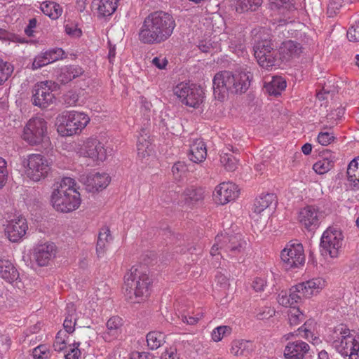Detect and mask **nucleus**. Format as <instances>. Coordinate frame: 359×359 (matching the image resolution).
<instances>
[{
  "label": "nucleus",
  "mask_w": 359,
  "mask_h": 359,
  "mask_svg": "<svg viewBox=\"0 0 359 359\" xmlns=\"http://www.w3.org/2000/svg\"><path fill=\"white\" fill-rule=\"evenodd\" d=\"M239 195L238 186L230 182H222L217 185L213 192V199L218 205H226L236 200Z\"/></svg>",
  "instance_id": "a211bd4d"
},
{
  "label": "nucleus",
  "mask_w": 359,
  "mask_h": 359,
  "mask_svg": "<svg viewBox=\"0 0 359 359\" xmlns=\"http://www.w3.org/2000/svg\"><path fill=\"white\" fill-rule=\"evenodd\" d=\"M40 9L43 14L53 20L59 18L62 13V8L56 2L46 1L41 4Z\"/></svg>",
  "instance_id": "72a5a7b5"
},
{
  "label": "nucleus",
  "mask_w": 359,
  "mask_h": 359,
  "mask_svg": "<svg viewBox=\"0 0 359 359\" xmlns=\"http://www.w3.org/2000/svg\"><path fill=\"white\" fill-rule=\"evenodd\" d=\"M50 201L53 208L58 212L70 213L78 210L81 205L82 198L75 180L63 177L55 185Z\"/></svg>",
  "instance_id": "7ed1b4c3"
},
{
  "label": "nucleus",
  "mask_w": 359,
  "mask_h": 359,
  "mask_svg": "<svg viewBox=\"0 0 359 359\" xmlns=\"http://www.w3.org/2000/svg\"><path fill=\"white\" fill-rule=\"evenodd\" d=\"M269 5L271 10L278 11L283 14L296 9L294 0H269Z\"/></svg>",
  "instance_id": "f704fd0d"
},
{
  "label": "nucleus",
  "mask_w": 359,
  "mask_h": 359,
  "mask_svg": "<svg viewBox=\"0 0 359 359\" xmlns=\"http://www.w3.org/2000/svg\"><path fill=\"white\" fill-rule=\"evenodd\" d=\"M24 175L33 182H39L45 179L50 170L48 159L39 154H31L22 161Z\"/></svg>",
  "instance_id": "6e6552de"
},
{
  "label": "nucleus",
  "mask_w": 359,
  "mask_h": 359,
  "mask_svg": "<svg viewBox=\"0 0 359 359\" xmlns=\"http://www.w3.org/2000/svg\"><path fill=\"white\" fill-rule=\"evenodd\" d=\"M57 247L53 243L46 242L34 248V257L39 266H46L55 256Z\"/></svg>",
  "instance_id": "5701e85b"
},
{
  "label": "nucleus",
  "mask_w": 359,
  "mask_h": 359,
  "mask_svg": "<svg viewBox=\"0 0 359 359\" xmlns=\"http://www.w3.org/2000/svg\"><path fill=\"white\" fill-rule=\"evenodd\" d=\"M151 283L146 272L138 266H132L124 276V294L133 304L144 302L149 296Z\"/></svg>",
  "instance_id": "20e7f679"
},
{
  "label": "nucleus",
  "mask_w": 359,
  "mask_h": 359,
  "mask_svg": "<svg viewBox=\"0 0 359 359\" xmlns=\"http://www.w3.org/2000/svg\"><path fill=\"white\" fill-rule=\"evenodd\" d=\"M335 161L336 157L332 153H324L313 165V170L318 175L325 174L334 168Z\"/></svg>",
  "instance_id": "c85d7f7f"
},
{
  "label": "nucleus",
  "mask_w": 359,
  "mask_h": 359,
  "mask_svg": "<svg viewBox=\"0 0 359 359\" xmlns=\"http://www.w3.org/2000/svg\"><path fill=\"white\" fill-rule=\"evenodd\" d=\"M74 79V76L70 74L69 66H66L61 69L58 80L62 83H67Z\"/></svg>",
  "instance_id": "680f3d73"
},
{
  "label": "nucleus",
  "mask_w": 359,
  "mask_h": 359,
  "mask_svg": "<svg viewBox=\"0 0 359 359\" xmlns=\"http://www.w3.org/2000/svg\"><path fill=\"white\" fill-rule=\"evenodd\" d=\"M65 32L72 36L79 37L81 35V29L72 24H67L65 26Z\"/></svg>",
  "instance_id": "338daca9"
},
{
  "label": "nucleus",
  "mask_w": 359,
  "mask_h": 359,
  "mask_svg": "<svg viewBox=\"0 0 359 359\" xmlns=\"http://www.w3.org/2000/svg\"><path fill=\"white\" fill-rule=\"evenodd\" d=\"M27 230V219L22 215H19L7 221L4 232L10 241L17 243L25 237Z\"/></svg>",
  "instance_id": "4468645a"
},
{
  "label": "nucleus",
  "mask_w": 359,
  "mask_h": 359,
  "mask_svg": "<svg viewBox=\"0 0 359 359\" xmlns=\"http://www.w3.org/2000/svg\"><path fill=\"white\" fill-rule=\"evenodd\" d=\"M280 258L287 269L299 268L305 263L303 245L301 243H288L281 251Z\"/></svg>",
  "instance_id": "ddd939ff"
},
{
  "label": "nucleus",
  "mask_w": 359,
  "mask_h": 359,
  "mask_svg": "<svg viewBox=\"0 0 359 359\" xmlns=\"http://www.w3.org/2000/svg\"><path fill=\"white\" fill-rule=\"evenodd\" d=\"M262 4V0H236V10L238 13L256 11Z\"/></svg>",
  "instance_id": "a19ab883"
},
{
  "label": "nucleus",
  "mask_w": 359,
  "mask_h": 359,
  "mask_svg": "<svg viewBox=\"0 0 359 359\" xmlns=\"http://www.w3.org/2000/svg\"><path fill=\"white\" fill-rule=\"evenodd\" d=\"M254 349L255 346L252 341L244 339H235L231 343L230 353L236 357H248Z\"/></svg>",
  "instance_id": "cd10ccee"
},
{
  "label": "nucleus",
  "mask_w": 359,
  "mask_h": 359,
  "mask_svg": "<svg viewBox=\"0 0 359 359\" xmlns=\"http://www.w3.org/2000/svg\"><path fill=\"white\" fill-rule=\"evenodd\" d=\"M173 93L182 104L197 109L205 99L204 89L196 83L181 82L173 88Z\"/></svg>",
  "instance_id": "1a4fd4ad"
},
{
  "label": "nucleus",
  "mask_w": 359,
  "mask_h": 359,
  "mask_svg": "<svg viewBox=\"0 0 359 359\" xmlns=\"http://www.w3.org/2000/svg\"><path fill=\"white\" fill-rule=\"evenodd\" d=\"M112 240L113 237L109 228L108 226L101 228L96 245V254L99 259L104 257Z\"/></svg>",
  "instance_id": "bb28decb"
},
{
  "label": "nucleus",
  "mask_w": 359,
  "mask_h": 359,
  "mask_svg": "<svg viewBox=\"0 0 359 359\" xmlns=\"http://www.w3.org/2000/svg\"><path fill=\"white\" fill-rule=\"evenodd\" d=\"M164 333L151 331L147 334V343L151 350H156L165 342Z\"/></svg>",
  "instance_id": "58836bf2"
},
{
  "label": "nucleus",
  "mask_w": 359,
  "mask_h": 359,
  "mask_svg": "<svg viewBox=\"0 0 359 359\" xmlns=\"http://www.w3.org/2000/svg\"><path fill=\"white\" fill-rule=\"evenodd\" d=\"M111 150L97 137L87 138L79 148L80 156L89 158L95 165H100L111 155Z\"/></svg>",
  "instance_id": "9d476101"
},
{
  "label": "nucleus",
  "mask_w": 359,
  "mask_h": 359,
  "mask_svg": "<svg viewBox=\"0 0 359 359\" xmlns=\"http://www.w3.org/2000/svg\"><path fill=\"white\" fill-rule=\"evenodd\" d=\"M160 359H182L180 353L175 346L166 348L161 353Z\"/></svg>",
  "instance_id": "5fc2aeb1"
},
{
  "label": "nucleus",
  "mask_w": 359,
  "mask_h": 359,
  "mask_svg": "<svg viewBox=\"0 0 359 359\" xmlns=\"http://www.w3.org/2000/svg\"><path fill=\"white\" fill-rule=\"evenodd\" d=\"M255 57L258 64L266 69L279 65L280 57H277V52L270 41L264 40L257 43L255 46Z\"/></svg>",
  "instance_id": "f8f14e48"
},
{
  "label": "nucleus",
  "mask_w": 359,
  "mask_h": 359,
  "mask_svg": "<svg viewBox=\"0 0 359 359\" xmlns=\"http://www.w3.org/2000/svg\"><path fill=\"white\" fill-rule=\"evenodd\" d=\"M332 345L348 359H359V335L345 324L334 327L332 334Z\"/></svg>",
  "instance_id": "39448f33"
},
{
  "label": "nucleus",
  "mask_w": 359,
  "mask_h": 359,
  "mask_svg": "<svg viewBox=\"0 0 359 359\" xmlns=\"http://www.w3.org/2000/svg\"><path fill=\"white\" fill-rule=\"evenodd\" d=\"M267 287V281L264 278L256 277L251 283V287L255 292L261 293Z\"/></svg>",
  "instance_id": "603ef678"
},
{
  "label": "nucleus",
  "mask_w": 359,
  "mask_h": 359,
  "mask_svg": "<svg viewBox=\"0 0 359 359\" xmlns=\"http://www.w3.org/2000/svg\"><path fill=\"white\" fill-rule=\"evenodd\" d=\"M216 285H219L222 290H228L230 286L229 278L221 273H218L215 276Z\"/></svg>",
  "instance_id": "052dcab7"
},
{
  "label": "nucleus",
  "mask_w": 359,
  "mask_h": 359,
  "mask_svg": "<svg viewBox=\"0 0 359 359\" xmlns=\"http://www.w3.org/2000/svg\"><path fill=\"white\" fill-rule=\"evenodd\" d=\"M151 64L159 69H165L168 64L165 57L162 55L156 56L151 60Z\"/></svg>",
  "instance_id": "e2e57ef3"
},
{
  "label": "nucleus",
  "mask_w": 359,
  "mask_h": 359,
  "mask_svg": "<svg viewBox=\"0 0 359 359\" xmlns=\"http://www.w3.org/2000/svg\"><path fill=\"white\" fill-rule=\"evenodd\" d=\"M46 55L50 58V63L62 59L65 55V52L62 48H53L46 51Z\"/></svg>",
  "instance_id": "4d7b16f0"
},
{
  "label": "nucleus",
  "mask_w": 359,
  "mask_h": 359,
  "mask_svg": "<svg viewBox=\"0 0 359 359\" xmlns=\"http://www.w3.org/2000/svg\"><path fill=\"white\" fill-rule=\"evenodd\" d=\"M286 86V81L283 77L273 76L264 85V88L269 95L276 96L285 89Z\"/></svg>",
  "instance_id": "473e14b6"
},
{
  "label": "nucleus",
  "mask_w": 359,
  "mask_h": 359,
  "mask_svg": "<svg viewBox=\"0 0 359 359\" xmlns=\"http://www.w3.org/2000/svg\"><path fill=\"white\" fill-rule=\"evenodd\" d=\"M80 342H74L72 344L69 345L67 348V351L65 355L66 359H79L81 356V351L79 346Z\"/></svg>",
  "instance_id": "8fccbe9b"
},
{
  "label": "nucleus",
  "mask_w": 359,
  "mask_h": 359,
  "mask_svg": "<svg viewBox=\"0 0 359 359\" xmlns=\"http://www.w3.org/2000/svg\"><path fill=\"white\" fill-rule=\"evenodd\" d=\"M252 75L246 70L221 71L212 79L214 97L220 102L226 100L229 94H241L250 86Z\"/></svg>",
  "instance_id": "f03ea898"
},
{
  "label": "nucleus",
  "mask_w": 359,
  "mask_h": 359,
  "mask_svg": "<svg viewBox=\"0 0 359 359\" xmlns=\"http://www.w3.org/2000/svg\"><path fill=\"white\" fill-rule=\"evenodd\" d=\"M289 294L290 296L291 302L293 303V305L299 302L302 297L299 292L297 291L296 285L290 290Z\"/></svg>",
  "instance_id": "774afa93"
},
{
  "label": "nucleus",
  "mask_w": 359,
  "mask_h": 359,
  "mask_svg": "<svg viewBox=\"0 0 359 359\" xmlns=\"http://www.w3.org/2000/svg\"><path fill=\"white\" fill-rule=\"evenodd\" d=\"M316 323L314 320H307L303 325L299 327L297 330L298 335L302 338H304L313 344H317L320 342V339L314 335Z\"/></svg>",
  "instance_id": "2f4dec72"
},
{
  "label": "nucleus",
  "mask_w": 359,
  "mask_h": 359,
  "mask_svg": "<svg viewBox=\"0 0 359 359\" xmlns=\"http://www.w3.org/2000/svg\"><path fill=\"white\" fill-rule=\"evenodd\" d=\"M182 195L185 203L190 205L201 201L204 198V191L201 188L189 187L184 191Z\"/></svg>",
  "instance_id": "c9c22d12"
},
{
  "label": "nucleus",
  "mask_w": 359,
  "mask_h": 359,
  "mask_svg": "<svg viewBox=\"0 0 359 359\" xmlns=\"http://www.w3.org/2000/svg\"><path fill=\"white\" fill-rule=\"evenodd\" d=\"M302 52V46L299 43L292 40L283 41L278 48L280 60L282 62H289L298 58Z\"/></svg>",
  "instance_id": "4be33fe9"
},
{
  "label": "nucleus",
  "mask_w": 359,
  "mask_h": 359,
  "mask_svg": "<svg viewBox=\"0 0 359 359\" xmlns=\"http://www.w3.org/2000/svg\"><path fill=\"white\" fill-rule=\"evenodd\" d=\"M347 38L350 41H359V20L349 27L347 31Z\"/></svg>",
  "instance_id": "864d4df0"
},
{
  "label": "nucleus",
  "mask_w": 359,
  "mask_h": 359,
  "mask_svg": "<svg viewBox=\"0 0 359 359\" xmlns=\"http://www.w3.org/2000/svg\"><path fill=\"white\" fill-rule=\"evenodd\" d=\"M67 310V313L63 323L64 331L67 334H70L75 330L76 323V308L73 304H68Z\"/></svg>",
  "instance_id": "4c0bfd02"
},
{
  "label": "nucleus",
  "mask_w": 359,
  "mask_h": 359,
  "mask_svg": "<svg viewBox=\"0 0 359 359\" xmlns=\"http://www.w3.org/2000/svg\"><path fill=\"white\" fill-rule=\"evenodd\" d=\"M203 317V314L201 312L197 313L196 315L193 316H182V320L188 324V325H195L196 324L199 320H201Z\"/></svg>",
  "instance_id": "0e129e2a"
},
{
  "label": "nucleus",
  "mask_w": 359,
  "mask_h": 359,
  "mask_svg": "<svg viewBox=\"0 0 359 359\" xmlns=\"http://www.w3.org/2000/svg\"><path fill=\"white\" fill-rule=\"evenodd\" d=\"M137 151L140 158H145L153 152V147L149 140V136L144 129H142L137 137Z\"/></svg>",
  "instance_id": "c756f323"
},
{
  "label": "nucleus",
  "mask_w": 359,
  "mask_h": 359,
  "mask_svg": "<svg viewBox=\"0 0 359 359\" xmlns=\"http://www.w3.org/2000/svg\"><path fill=\"white\" fill-rule=\"evenodd\" d=\"M69 334L63 330H60L55 337L53 343V348L55 351L62 352L65 351L68 347L67 346Z\"/></svg>",
  "instance_id": "37998d69"
},
{
  "label": "nucleus",
  "mask_w": 359,
  "mask_h": 359,
  "mask_svg": "<svg viewBox=\"0 0 359 359\" xmlns=\"http://www.w3.org/2000/svg\"><path fill=\"white\" fill-rule=\"evenodd\" d=\"M55 99L51 88V82L43 81L35 86L32 98L34 105L45 109L52 104Z\"/></svg>",
  "instance_id": "dca6fc26"
},
{
  "label": "nucleus",
  "mask_w": 359,
  "mask_h": 359,
  "mask_svg": "<svg viewBox=\"0 0 359 359\" xmlns=\"http://www.w3.org/2000/svg\"><path fill=\"white\" fill-rule=\"evenodd\" d=\"M327 281L322 277H314L296 285L297 291L304 298L317 296L326 287Z\"/></svg>",
  "instance_id": "aec40b11"
},
{
  "label": "nucleus",
  "mask_w": 359,
  "mask_h": 359,
  "mask_svg": "<svg viewBox=\"0 0 359 359\" xmlns=\"http://www.w3.org/2000/svg\"><path fill=\"white\" fill-rule=\"evenodd\" d=\"M335 140V136L333 133L327 131H321L317 137L318 142L323 146H327L333 142Z\"/></svg>",
  "instance_id": "3c124183"
},
{
  "label": "nucleus",
  "mask_w": 359,
  "mask_h": 359,
  "mask_svg": "<svg viewBox=\"0 0 359 359\" xmlns=\"http://www.w3.org/2000/svg\"><path fill=\"white\" fill-rule=\"evenodd\" d=\"M172 16L163 11H155L147 15L139 30V40L144 44H158L172 34L175 27Z\"/></svg>",
  "instance_id": "f257e3e1"
},
{
  "label": "nucleus",
  "mask_w": 359,
  "mask_h": 359,
  "mask_svg": "<svg viewBox=\"0 0 359 359\" xmlns=\"http://www.w3.org/2000/svg\"><path fill=\"white\" fill-rule=\"evenodd\" d=\"M79 100V95L76 92L69 91L65 95V102L69 106H75Z\"/></svg>",
  "instance_id": "69168bd1"
},
{
  "label": "nucleus",
  "mask_w": 359,
  "mask_h": 359,
  "mask_svg": "<svg viewBox=\"0 0 359 359\" xmlns=\"http://www.w3.org/2000/svg\"><path fill=\"white\" fill-rule=\"evenodd\" d=\"M276 205V196L273 194H262L256 198L253 205V212L256 214H262L268 212L269 214L272 208Z\"/></svg>",
  "instance_id": "393cba45"
},
{
  "label": "nucleus",
  "mask_w": 359,
  "mask_h": 359,
  "mask_svg": "<svg viewBox=\"0 0 359 359\" xmlns=\"http://www.w3.org/2000/svg\"><path fill=\"white\" fill-rule=\"evenodd\" d=\"M232 328L227 325H221L215 327L212 333L211 338L215 342H219L225 337L231 334Z\"/></svg>",
  "instance_id": "a18cd8bd"
},
{
  "label": "nucleus",
  "mask_w": 359,
  "mask_h": 359,
  "mask_svg": "<svg viewBox=\"0 0 359 359\" xmlns=\"http://www.w3.org/2000/svg\"><path fill=\"white\" fill-rule=\"evenodd\" d=\"M239 161L231 154L222 152L220 154V163L227 171H234L238 168Z\"/></svg>",
  "instance_id": "79ce46f5"
},
{
  "label": "nucleus",
  "mask_w": 359,
  "mask_h": 359,
  "mask_svg": "<svg viewBox=\"0 0 359 359\" xmlns=\"http://www.w3.org/2000/svg\"><path fill=\"white\" fill-rule=\"evenodd\" d=\"M304 314L298 307H292L288 311V320L290 325H297L304 320Z\"/></svg>",
  "instance_id": "49530a36"
},
{
  "label": "nucleus",
  "mask_w": 359,
  "mask_h": 359,
  "mask_svg": "<svg viewBox=\"0 0 359 359\" xmlns=\"http://www.w3.org/2000/svg\"><path fill=\"white\" fill-rule=\"evenodd\" d=\"M118 0H101L97 8L98 15L102 17L111 15L117 8Z\"/></svg>",
  "instance_id": "ea45409f"
},
{
  "label": "nucleus",
  "mask_w": 359,
  "mask_h": 359,
  "mask_svg": "<svg viewBox=\"0 0 359 359\" xmlns=\"http://www.w3.org/2000/svg\"><path fill=\"white\" fill-rule=\"evenodd\" d=\"M0 277L13 283L19 278V273L9 260L0 259Z\"/></svg>",
  "instance_id": "7c9ffc66"
},
{
  "label": "nucleus",
  "mask_w": 359,
  "mask_h": 359,
  "mask_svg": "<svg viewBox=\"0 0 359 359\" xmlns=\"http://www.w3.org/2000/svg\"><path fill=\"white\" fill-rule=\"evenodd\" d=\"M186 170V164L182 161L176 162L172 167V172L175 178H180Z\"/></svg>",
  "instance_id": "bf43d9fd"
},
{
  "label": "nucleus",
  "mask_w": 359,
  "mask_h": 359,
  "mask_svg": "<svg viewBox=\"0 0 359 359\" xmlns=\"http://www.w3.org/2000/svg\"><path fill=\"white\" fill-rule=\"evenodd\" d=\"M216 241L218 243H223L224 252H226L231 257H236L242 254L246 245L245 241L239 234L231 236L226 233L218 234L216 236Z\"/></svg>",
  "instance_id": "f3484780"
},
{
  "label": "nucleus",
  "mask_w": 359,
  "mask_h": 359,
  "mask_svg": "<svg viewBox=\"0 0 359 359\" xmlns=\"http://www.w3.org/2000/svg\"><path fill=\"white\" fill-rule=\"evenodd\" d=\"M347 180L354 187L359 185V156L353 158L347 167Z\"/></svg>",
  "instance_id": "e433bc0d"
},
{
  "label": "nucleus",
  "mask_w": 359,
  "mask_h": 359,
  "mask_svg": "<svg viewBox=\"0 0 359 359\" xmlns=\"http://www.w3.org/2000/svg\"><path fill=\"white\" fill-rule=\"evenodd\" d=\"M7 162L0 157V189L5 185L8 177Z\"/></svg>",
  "instance_id": "6e6d98bb"
},
{
  "label": "nucleus",
  "mask_w": 359,
  "mask_h": 359,
  "mask_svg": "<svg viewBox=\"0 0 359 359\" xmlns=\"http://www.w3.org/2000/svg\"><path fill=\"white\" fill-rule=\"evenodd\" d=\"M277 301L278 304L285 307H294L291 302L290 296L286 291H281L278 296Z\"/></svg>",
  "instance_id": "13d9d810"
},
{
  "label": "nucleus",
  "mask_w": 359,
  "mask_h": 359,
  "mask_svg": "<svg viewBox=\"0 0 359 359\" xmlns=\"http://www.w3.org/2000/svg\"><path fill=\"white\" fill-rule=\"evenodd\" d=\"M80 182L88 192L95 193L106 189L111 182V177L107 172H90L81 176Z\"/></svg>",
  "instance_id": "2eb2a0df"
},
{
  "label": "nucleus",
  "mask_w": 359,
  "mask_h": 359,
  "mask_svg": "<svg viewBox=\"0 0 359 359\" xmlns=\"http://www.w3.org/2000/svg\"><path fill=\"white\" fill-rule=\"evenodd\" d=\"M90 121L89 116L83 111H65L56 117L55 127L60 136L71 137L81 134Z\"/></svg>",
  "instance_id": "423d86ee"
},
{
  "label": "nucleus",
  "mask_w": 359,
  "mask_h": 359,
  "mask_svg": "<svg viewBox=\"0 0 359 359\" xmlns=\"http://www.w3.org/2000/svg\"><path fill=\"white\" fill-rule=\"evenodd\" d=\"M48 64H50V58L48 57L46 55V53H41L38 55H36L32 65V69L36 70L38 69H40L44 66L48 65Z\"/></svg>",
  "instance_id": "de8ad7c7"
},
{
  "label": "nucleus",
  "mask_w": 359,
  "mask_h": 359,
  "mask_svg": "<svg viewBox=\"0 0 359 359\" xmlns=\"http://www.w3.org/2000/svg\"><path fill=\"white\" fill-rule=\"evenodd\" d=\"M189 158L195 163L203 162L207 157V148L204 141L201 139H196L190 144Z\"/></svg>",
  "instance_id": "a878e982"
},
{
  "label": "nucleus",
  "mask_w": 359,
  "mask_h": 359,
  "mask_svg": "<svg viewBox=\"0 0 359 359\" xmlns=\"http://www.w3.org/2000/svg\"><path fill=\"white\" fill-rule=\"evenodd\" d=\"M22 138L29 145L41 146L43 149L49 148L51 142L47 121L41 116L30 118L23 128Z\"/></svg>",
  "instance_id": "0eeeda50"
},
{
  "label": "nucleus",
  "mask_w": 359,
  "mask_h": 359,
  "mask_svg": "<svg viewBox=\"0 0 359 359\" xmlns=\"http://www.w3.org/2000/svg\"><path fill=\"white\" fill-rule=\"evenodd\" d=\"M13 66L0 58V86L4 84L12 75Z\"/></svg>",
  "instance_id": "c03bdc74"
},
{
  "label": "nucleus",
  "mask_w": 359,
  "mask_h": 359,
  "mask_svg": "<svg viewBox=\"0 0 359 359\" xmlns=\"http://www.w3.org/2000/svg\"><path fill=\"white\" fill-rule=\"evenodd\" d=\"M343 238L341 231L337 228H327L320 239L323 252L331 257H337L342 247Z\"/></svg>",
  "instance_id": "9b49d317"
},
{
  "label": "nucleus",
  "mask_w": 359,
  "mask_h": 359,
  "mask_svg": "<svg viewBox=\"0 0 359 359\" xmlns=\"http://www.w3.org/2000/svg\"><path fill=\"white\" fill-rule=\"evenodd\" d=\"M309 351L310 346L307 343L297 340L287 344L283 355L285 359H306Z\"/></svg>",
  "instance_id": "412c9836"
},
{
  "label": "nucleus",
  "mask_w": 359,
  "mask_h": 359,
  "mask_svg": "<svg viewBox=\"0 0 359 359\" xmlns=\"http://www.w3.org/2000/svg\"><path fill=\"white\" fill-rule=\"evenodd\" d=\"M32 355L34 358L46 359L50 356V353L47 345L40 344L33 349Z\"/></svg>",
  "instance_id": "09e8293b"
},
{
  "label": "nucleus",
  "mask_w": 359,
  "mask_h": 359,
  "mask_svg": "<svg viewBox=\"0 0 359 359\" xmlns=\"http://www.w3.org/2000/svg\"><path fill=\"white\" fill-rule=\"evenodd\" d=\"M323 217V212H320L318 208L311 205L301 209L298 215L299 223L308 231L317 229Z\"/></svg>",
  "instance_id": "6ab92c4d"
},
{
  "label": "nucleus",
  "mask_w": 359,
  "mask_h": 359,
  "mask_svg": "<svg viewBox=\"0 0 359 359\" xmlns=\"http://www.w3.org/2000/svg\"><path fill=\"white\" fill-rule=\"evenodd\" d=\"M123 325V319L118 316L110 317L106 323V330L102 333L105 341L110 342L116 340L122 333Z\"/></svg>",
  "instance_id": "b1692460"
}]
</instances>
